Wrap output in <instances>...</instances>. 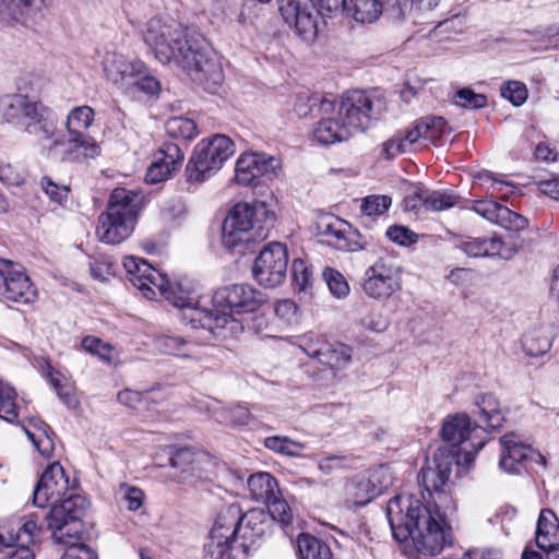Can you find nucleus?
<instances>
[{"label":"nucleus","instance_id":"1","mask_svg":"<svg viewBox=\"0 0 559 559\" xmlns=\"http://www.w3.org/2000/svg\"><path fill=\"white\" fill-rule=\"evenodd\" d=\"M143 39L159 62H175L205 91L214 93L221 86L224 73L218 59L203 38L190 36L180 24L151 20Z\"/></svg>","mask_w":559,"mask_h":559},{"label":"nucleus","instance_id":"2","mask_svg":"<svg viewBox=\"0 0 559 559\" xmlns=\"http://www.w3.org/2000/svg\"><path fill=\"white\" fill-rule=\"evenodd\" d=\"M433 491H400L388 502L386 516L397 542L412 539L424 556L438 555L451 544L450 533L442 526L440 509L431 502Z\"/></svg>","mask_w":559,"mask_h":559},{"label":"nucleus","instance_id":"3","mask_svg":"<svg viewBox=\"0 0 559 559\" xmlns=\"http://www.w3.org/2000/svg\"><path fill=\"white\" fill-rule=\"evenodd\" d=\"M441 437L448 444L432 455V465L423 467L418 477L423 489H441L451 480L452 465L456 475L466 474L477 452L489 441L487 428L467 414L448 416L441 428Z\"/></svg>","mask_w":559,"mask_h":559},{"label":"nucleus","instance_id":"4","mask_svg":"<svg viewBox=\"0 0 559 559\" xmlns=\"http://www.w3.org/2000/svg\"><path fill=\"white\" fill-rule=\"evenodd\" d=\"M228 513L237 520L230 525L216 521L205 545V559H248L249 551L260 547L265 537L267 524L260 519L262 512L251 510L238 516V511L229 509Z\"/></svg>","mask_w":559,"mask_h":559},{"label":"nucleus","instance_id":"5","mask_svg":"<svg viewBox=\"0 0 559 559\" xmlns=\"http://www.w3.org/2000/svg\"><path fill=\"white\" fill-rule=\"evenodd\" d=\"M86 501L80 496L66 500L53 507L49 518V530L56 544L68 548L60 559H98L97 554L81 543L84 533V514Z\"/></svg>","mask_w":559,"mask_h":559},{"label":"nucleus","instance_id":"6","mask_svg":"<svg viewBox=\"0 0 559 559\" xmlns=\"http://www.w3.org/2000/svg\"><path fill=\"white\" fill-rule=\"evenodd\" d=\"M274 213L264 201L238 203L223 223V243L234 249L241 243L267 238L274 227Z\"/></svg>","mask_w":559,"mask_h":559},{"label":"nucleus","instance_id":"7","mask_svg":"<svg viewBox=\"0 0 559 559\" xmlns=\"http://www.w3.org/2000/svg\"><path fill=\"white\" fill-rule=\"evenodd\" d=\"M233 141L224 134H215L209 140H202L193 150L186 167L189 182H202L234 154Z\"/></svg>","mask_w":559,"mask_h":559},{"label":"nucleus","instance_id":"8","mask_svg":"<svg viewBox=\"0 0 559 559\" xmlns=\"http://www.w3.org/2000/svg\"><path fill=\"white\" fill-rule=\"evenodd\" d=\"M94 120V110L88 106L73 108L66 122L68 138L61 159L94 158L100 155L102 147L86 130Z\"/></svg>","mask_w":559,"mask_h":559},{"label":"nucleus","instance_id":"9","mask_svg":"<svg viewBox=\"0 0 559 559\" xmlns=\"http://www.w3.org/2000/svg\"><path fill=\"white\" fill-rule=\"evenodd\" d=\"M138 194L114 189L107 202V243L118 245L130 237L138 217Z\"/></svg>","mask_w":559,"mask_h":559},{"label":"nucleus","instance_id":"10","mask_svg":"<svg viewBox=\"0 0 559 559\" xmlns=\"http://www.w3.org/2000/svg\"><path fill=\"white\" fill-rule=\"evenodd\" d=\"M278 11L288 27L305 41H313L325 25L312 0H278Z\"/></svg>","mask_w":559,"mask_h":559},{"label":"nucleus","instance_id":"11","mask_svg":"<svg viewBox=\"0 0 559 559\" xmlns=\"http://www.w3.org/2000/svg\"><path fill=\"white\" fill-rule=\"evenodd\" d=\"M1 530L0 551L3 548L17 547L2 559H35L29 546L39 538L41 528L33 516L12 519Z\"/></svg>","mask_w":559,"mask_h":559},{"label":"nucleus","instance_id":"12","mask_svg":"<svg viewBox=\"0 0 559 559\" xmlns=\"http://www.w3.org/2000/svg\"><path fill=\"white\" fill-rule=\"evenodd\" d=\"M57 126L56 114L41 102L33 109L24 126V131L38 142L41 154L49 158L57 157L58 147L66 148L64 139L59 134Z\"/></svg>","mask_w":559,"mask_h":559},{"label":"nucleus","instance_id":"13","mask_svg":"<svg viewBox=\"0 0 559 559\" xmlns=\"http://www.w3.org/2000/svg\"><path fill=\"white\" fill-rule=\"evenodd\" d=\"M287 265L286 246L274 241L260 251L254 260L252 274L260 285L273 288L281 285L286 278Z\"/></svg>","mask_w":559,"mask_h":559},{"label":"nucleus","instance_id":"14","mask_svg":"<svg viewBox=\"0 0 559 559\" xmlns=\"http://www.w3.org/2000/svg\"><path fill=\"white\" fill-rule=\"evenodd\" d=\"M212 300L214 307L228 309L235 314L257 312L266 302L265 295L248 284L219 287Z\"/></svg>","mask_w":559,"mask_h":559},{"label":"nucleus","instance_id":"15","mask_svg":"<svg viewBox=\"0 0 559 559\" xmlns=\"http://www.w3.org/2000/svg\"><path fill=\"white\" fill-rule=\"evenodd\" d=\"M318 235L336 250L356 252L368 246V240L345 221L334 216L321 218L317 224Z\"/></svg>","mask_w":559,"mask_h":559},{"label":"nucleus","instance_id":"16","mask_svg":"<svg viewBox=\"0 0 559 559\" xmlns=\"http://www.w3.org/2000/svg\"><path fill=\"white\" fill-rule=\"evenodd\" d=\"M0 295L11 301L28 304L37 297V290L24 267L0 258Z\"/></svg>","mask_w":559,"mask_h":559},{"label":"nucleus","instance_id":"17","mask_svg":"<svg viewBox=\"0 0 559 559\" xmlns=\"http://www.w3.org/2000/svg\"><path fill=\"white\" fill-rule=\"evenodd\" d=\"M300 349L331 369H342L350 360V349L342 343H330L323 336L308 333L299 337Z\"/></svg>","mask_w":559,"mask_h":559},{"label":"nucleus","instance_id":"18","mask_svg":"<svg viewBox=\"0 0 559 559\" xmlns=\"http://www.w3.org/2000/svg\"><path fill=\"white\" fill-rule=\"evenodd\" d=\"M499 441L501 445L499 465L504 472L520 474L528 461L546 466V457L523 442L515 432L506 433Z\"/></svg>","mask_w":559,"mask_h":559},{"label":"nucleus","instance_id":"19","mask_svg":"<svg viewBox=\"0 0 559 559\" xmlns=\"http://www.w3.org/2000/svg\"><path fill=\"white\" fill-rule=\"evenodd\" d=\"M373 106L372 98L366 92L348 91L342 98L337 115L350 132L364 131L372 121Z\"/></svg>","mask_w":559,"mask_h":559},{"label":"nucleus","instance_id":"20","mask_svg":"<svg viewBox=\"0 0 559 559\" xmlns=\"http://www.w3.org/2000/svg\"><path fill=\"white\" fill-rule=\"evenodd\" d=\"M169 465L178 469L180 481L187 480L197 472H205L215 465L214 459L210 453L198 450L192 447H183L168 452Z\"/></svg>","mask_w":559,"mask_h":559},{"label":"nucleus","instance_id":"21","mask_svg":"<svg viewBox=\"0 0 559 559\" xmlns=\"http://www.w3.org/2000/svg\"><path fill=\"white\" fill-rule=\"evenodd\" d=\"M183 158L179 144L165 143L155 154L154 162L146 171L145 181L151 185L165 181L181 167Z\"/></svg>","mask_w":559,"mask_h":559},{"label":"nucleus","instance_id":"22","mask_svg":"<svg viewBox=\"0 0 559 559\" xmlns=\"http://www.w3.org/2000/svg\"><path fill=\"white\" fill-rule=\"evenodd\" d=\"M473 211L507 230L521 231L528 226L526 217L493 200H479L474 202Z\"/></svg>","mask_w":559,"mask_h":559},{"label":"nucleus","instance_id":"23","mask_svg":"<svg viewBox=\"0 0 559 559\" xmlns=\"http://www.w3.org/2000/svg\"><path fill=\"white\" fill-rule=\"evenodd\" d=\"M535 542L545 552L539 554L543 559H559V521L549 509H543L539 513Z\"/></svg>","mask_w":559,"mask_h":559},{"label":"nucleus","instance_id":"24","mask_svg":"<svg viewBox=\"0 0 559 559\" xmlns=\"http://www.w3.org/2000/svg\"><path fill=\"white\" fill-rule=\"evenodd\" d=\"M47 7V0H0V22L27 24Z\"/></svg>","mask_w":559,"mask_h":559},{"label":"nucleus","instance_id":"25","mask_svg":"<svg viewBox=\"0 0 559 559\" xmlns=\"http://www.w3.org/2000/svg\"><path fill=\"white\" fill-rule=\"evenodd\" d=\"M38 103L23 94L2 95L0 97V117L8 123L24 127Z\"/></svg>","mask_w":559,"mask_h":559},{"label":"nucleus","instance_id":"26","mask_svg":"<svg viewBox=\"0 0 559 559\" xmlns=\"http://www.w3.org/2000/svg\"><path fill=\"white\" fill-rule=\"evenodd\" d=\"M144 63L142 61H129L122 55L114 53L110 66H107V81H110L123 92L131 91L134 75L142 74Z\"/></svg>","mask_w":559,"mask_h":559},{"label":"nucleus","instance_id":"27","mask_svg":"<svg viewBox=\"0 0 559 559\" xmlns=\"http://www.w3.org/2000/svg\"><path fill=\"white\" fill-rule=\"evenodd\" d=\"M231 314L217 307L212 310L194 309L190 321L194 326L209 330L214 335L224 336L225 330L233 332L236 328L237 321L231 318Z\"/></svg>","mask_w":559,"mask_h":559},{"label":"nucleus","instance_id":"28","mask_svg":"<svg viewBox=\"0 0 559 559\" xmlns=\"http://www.w3.org/2000/svg\"><path fill=\"white\" fill-rule=\"evenodd\" d=\"M476 409L473 412L475 421L487 428L488 436L490 431L502 427L504 416L500 409L498 399L490 394H480L475 400Z\"/></svg>","mask_w":559,"mask_h":559},{"label":"nucleus","instance_id":"29","mask_svg":"<svg viewBox=\"0 0 559 559\" xmlns=\"http://www.w3.org/2000/svg\"><path fill=\"white\" fill-rule=\"evenodd\" d=\"M123 267L128 274L129 281L136 287L145 298L153 299V290L145 282V278L151 275V278L159 280V271L147 263L145 260L128 257L123 261Z\"/></svg>","mask_w":559,"mask_h":559},{"label":"nucleus","instance_id":"30","mask_svg":"<svg viewBox=\"0 0 559 559\" xmlns=\"http://www.w3.org/2000/svg\"><path fill=\"white\" fill-rule=\"evenodd\" d=\"M447 121L442 117H425L416 122L406 133L408 142L417 143L420 139L436 142L445 133Z\"/></svg>","mask_w":559,"mask_h":559},{"label":"nucleus","instance_id":"31","mask_svg":"<svg viewBox=\"0 0 559 559\" xmlns=\"http://www.w3.org/2000/svg\"><path fill=\"white\" fill-rule=\"evenodd\" d=\"M163 297L176 308L191 309L192 311L197 309L199 299V295L191 284L185 281L170 283L168 288L163 290Z\"/></svg>","mask_w":559,"mask_h":559},{"label":"nucleus","instance_id":"32","mask_svg":"<svg viewBox=\"0 0 559 559\" xmlns=\"http://www.w3.org/2000/svg\"><path fill=\"white\" fill-rule=\"evenodd\" d=\"M340 120L334 117L322 118L313 130L314 139L325 145L347 140L350 131Z\"/></svg>","mask_w":559,"mask_h":559},{"label":"nucleus","instance_id":"33","mask_svg":"<svg viewBox=\"0 0 559 559\" xmlns=\"http://www.w3.org/2000/svg\"><path fill=\"white\" fill-rule=\"evenodd\" d=\"M283 491H253L257 499H261L266 507L270 516L288 525L292 522V509L287 501L282 497Z\"/></svg>","mask_w":559,"mask_h":559},{"label":"nucleus","instance_id":"34","mask_svg":"<svg viewBox=\"0 0 559 559\" xmlns=\"http://www.w3.org/2000/svg\"><path fill=\"white\" fill-rule=\"evenodd\" d=\"M297 546L300 559H333L329 545L310 534H300Z\"/></svg>","mask_w":559,"mask_h":559},{"label":"nucleus","instance_id":"35","mask_svg":"<svg viewBox=\"0 0 559 559\" xmlns=\"http://www.w3.org/2000/svg\"><path fill=\"white\" fill-rule=\"evenodd\" d=\"M401 287L402 284H399V282L389 281L373 274L365 273L362 290L370 298L378 300L388 299L394 293L399 292Z\"/></svg>","mask_w":559,"mask_h":559},{"label":"nucleus","instance_id":"36","mask_svg":"<svg viewBox=\"0 0 559 559\" xmlns=\"http://www.w3.org/2000/svg\"><path fill=\"white\" fill-rule=\"evenodd\" d=\"M259 153H245L237 159L235 180L242 186L257 185L259 181Z\"/></svg>","mask_w":559,"mask_h":559},{"label":"nucleus","instance_id":"37","mask_svg":"<svg viewBox=\"0 0 559 559\" xmlns=\"http://www.w3.org/2000/svg\"><path fill=\"white\" fill-rule=\"evenodd\" d=\"M75 487L76 484L70 487L62 465L59 462H53L44 469L34 489H75Z\"/></svg>","mask_w":559,"mask_h":559},{"label":"nucleus","instance_id":"38","mask_svg":"<svg viewBox=\"0 0 559 559\" xmlns=\"http://www.w3.org/2000/svg\"><path fill=\"white\" fill-rule=\"evenodd\" d=\"M379 0H352L348 12L360 23H372L383 13Z\"/></svg>","mask_w":559,"mask_h":559},{"label":"nucleus","instance_id":"39","mask_svg":"<svg viewBox=\"0 0 559 559\" xmlns=\"http://www.w3.org/2000/svg\"><path fill=\"white\" fill-rule=\"evenodd\" d=\"M168 136L180 141H191L197 135V123L186 117H173L165 124Z\"/></svg>","mask_w":559,"mask_h":559},{"label":"nucleus","instance_id":"40","mask_svg":"<svg viewBox=\"0 0 559 559\" xmlns=\"http://www.w3.org/2000/svg\"><path fill=\"white\" fill-rule=\"evenodd\" d=\"M189 345L190 341L179 335L162 334L154 338L155 348L167 355L188 356Z\"/></svg>","mask_w":559,"mask_h":559},{"label":"nucleus","instance_id":"41","mask_svg":"<svg viewBox=\"0 0 559 559\" xmlns=\"http://www.w3.org/2000/svg\"><path fill=\"white\" fill-rule=\"evenodd\" d=\"M366 274H373L401 284L402 266L393 257H381L366 270Z\"/></svg>","mask_w":559,"mask_h":559},{"label":"nucleus","instance_id":"42","mask_svg":"<svg viewBox=\"0 0 559 559\" xmlns=\"http://www.w3.org/2000/svg\"><path fill=\"white\" fill-rule=\"evenodd\" d=\"M460 198L453 193L426 190L425 211H444L455 206Z\"/></svg>","mask_w":559,"mask_h":559},{"label":"nucleus","instance_id":"43","mask_svg":"<svg viewBox=\"0 0 559 559\" xmlns=\"http://www.w3.org/2000/svg\"><path fill=\"white\" fill-rule=\"evenodd\" d=\"M367 473L368 489H390L395 486L396 479L386 465H379Z\"/></svg>","mask_w":559,"mask_h":559},{"label":"nucleus","instance_id":"44","mask_svg":"<svg viewBox=\"0 0 559 559\" xmlns=\"http://www.w3.org/2000/svg\"><path fill=\"white\" fill-rule=\"evenodd\" d=\"M264 447L288 456H299L304 445L288 437L272 436L264 439Z\"/></svg>","mask_w":559,"mask_h":559},{"label":"nucleus","instance_id":"45","mask_svg":"<svg viewBox=\"0 0 559 559\" xmlns=\"http://www.w3.org/2000/svg\"><path fill=\"white\" fill-rule=\"evenodd\" d=\"M391 204V197L385 194H371L361 200L360 211L366 216H380L390 209Z\"/></svg>","mask_w":559,"mask_h":559},{"label":"nucleus","instance_id":"46","mask_svg":"<svg viewBox=\"0 0 559 559\" xmlns=\"http://www.w3.org/2000/svg\"><path fill=\"white\" fill-rule=\"evenodd\" d=\"M451 99L454 105L466 109H480L487 105V97L484 94L475 93L468 87L456 91Z\"/></svg>","mask_w":559,"mask_h":559},{"label":"nucleus","instance_id":"47","mask_svg":"<svg viewBox=\"0 0 559 559\" xmlns=\"http://www.w3.org/2000/svg\"><path fill=\"white\" fill-rule=\"evenodd\" d=\"M322 275L334 297L344 298L349 294V285L341 272L332 267H326Z\"/></svg>","mask_w":559,"mask_h":559},{"label":"nucleus","instance_id":"48","mask_svg":"<svg viewBox=\"0 0 559 559\" xmlns=\"http://www.w3.org/2000/svg\"><path fill=\"white\" fill-rule=\"evenodd\" d=\"M16 393L8 386H0V418L12 423L17 418Z\"/></svg>","mask_w":559,"mask_h":559},{"label":"nucleus","instance_id":"49","mask_svg":"<svg viewBox=\"0 0 559 559\" xmlns=\"http://www.w3.org/2000/svg\"><path fill=\"white\" fill-rule=\"evenodd\" d=\"M382 12L393 21L403 20L413 8V0H379Z\"/></svg>","mask_w":559,"mask_h":559},{"label":"nucleus","instance_id":"50","mask_svg":"<svg viewBox=\"0 0 559 559\" xmlns=\"http://www.w3.org/2000/svg\"><path fill=\"white\" fill-rule=\"evenodd\" d=\"M292 274L295 286L302 292L311 287L312 271L301 259H295L292 265Z\"/></svg>","mask_w":559,"mask_h":559},{"label":"nucleus","instance_id":"51","mask_svg":"<svg viewBox=\"0 0 559 559\" xmlns=\"http://www.w3.org/2000/svg\"><path fill=\"white\" fill-rule=\"evenodd\" d=\"M501 96L514 106H521L527 98L526 86L519 81H510L501 86Z\"/></svg>","mask_w":559,"mask_h":559},{"label":"nucleus","instance_id":"52","mask_svg":"<svg viewBox=\"0 0 559 559\" xmlns=\"http://www.w3.org/2000/svg\"><path fill=\"white\" fill-rule=\"evenodd\" d=\"M131 84L132 88H138L139 91L145 93L150 96L158 95L162 90L160 82L153 75L146 73L145 69L142 74L134 75Z\"/></svg>","mask_w":559,"mask_h":559},{"label":"nucleus","instance_id":"53","mask_svg":"<svg viewBox=\"0 0 559 559\" xmlns=\"http://www.w3.org/2000/svg\"><path fill=\"white\" fill-rule=\"evenodd\" d=\"M386 237L400 246H409L418 240V236L412 229L402 225H392L385 231Z\"/></svg>","mask_w":559,"mask_h":559},{"label":"nucleus","instance_id":"54","mask_svg":"<svg viewBox=\"0 0 559 559\" xmlns=\"http://www.w3.org/2000/svg\"><path fill=\"white\" fill-rule=\"evenodd\" d=\"M31 427H33L38 436H41L45 440L43 447V455L49 456L55 448L53 437L56 436L51 427L39 418H32L29 420Z\"/></svg>","mask_w":559,"mask_h":559},{"label":"nucleus","instance_id":"55","mask_svg":"<svg viewBox=\"0 0 559 559\" xmlns=\"http://www.w3.org/2000/svg\"><path fill=\"white\" fill-rule=\"evenodd\" d=\"M413 144H415V142H408L406 134L404 136H394L383 143L382 153L388 159H391L411 150Z\"/></svg>","mask_w":559,"mask_h":559},{"label":"nucleus","instance_id":"56","mask_svg":"<svg viewBox=\"0 0 559 559\" xmlns=\"http://www.w3.org/2000/svg\"><path fill=\"white\" fill-rule=\"evenodd\" d=\"M486 257H500L508 260L513 257L515 249L508 247L500 237L493 236L486 238Z\"/></svg>","mask_w":559,"mask_h":559},{"label":"nucleus","instance_id":"57","mask_svg":"<svg viewBox=\"0 0 559 559\" xmlns=\"http://www.w3.org/2000/svg\"><path fill=\"white\" fill-rule=\"evenodd\" d=\"M319 11L321 12V20L323 21L324 16L333 17L338 14L348 12L349 7H347L346 0H318Z\"/></svg>","mask_w":559,"mask_h":559},{"label":"nucleus","instance_id":"58","mask_svg":"<svg viewBox=\"0 0 559 559\" xmlns=\"http://www.w3.org/2000/svg\"><path fill=\"white\" fill-rule=\"evenodd\" d=\"M40 186L50 200L59 204L62 203V200L67 198L69 192V189L66 186L57 185L47 176L41 178Z\"/></svg>","mask_w":559,"mask_h":559},{"label":"nucleus","instance_id":"59","mask_svg":"<svg viewBox=\"0 0 559 559\" xmlns=\"http://www.w3.org/2000/svg\"><path fill=\"white\" fill-rule=\"evenodd\" d=\"M259 173L258 178L267 177L272 179L277 175V170L281 168V162L278 158L274 156H266L264 154H259Z\"/></svg>","mask_w":559,"mask_h":559},{"label":"nucleus","instance_id":"60","mask_svg":"<svg viewBox=\"0 0 559 559\" xmlns=\"http://www.w3.org/2000/svg\"><path fill=\"white\" fill-rule=\"evenodd\" d=\"M247 485L249 489H274L278 488L277 480L266 472H259L252 474L248 480Z\"/></svg>","mask_w":559,"mask_h":559},{"label":"nucleus","instance_id":"61","mask_svg":"<svg viewBox=\"0 0 559 559\" xmlns=\"http://www.w3.org/2000/svg\"><path fill=\"white\" fill-rule=\"evenodd\" d=\"M48 378H49L50 384L53 386L59 399L68 407H74L76 405V400L74 399V395L71 394L69 390H66V388L61 384L60 379L55 376V370L51 366H49V368H48Z\"/></svg>","mask_w":559,"mask_h":559},{"label":"nucleus","instance_id":"62","mask_svg":"<svg viewBox=\"0 0 559 559\" xmlns=\"http://www.w3.org/2000/svg\"><path fill=\"white\" fill-rule=\"evenodd\" d=\"M223 419L230 425H247L251 419V414L248 408L243 406H235L224 411Z\"/></svg>","mask_w":559,"mask_h":559},{"label":"nucleus","instance_id":"63","mask_svg":"<svg viewBox=\"0 0 559 559\" xmlns=\"http://www.w3.org/2000/svg\"><path fill=\"white\" fill-rule=\"evenodd\" d=\"M150 392L141 393L132 390H123L118 393L117 397L121 404L130 408H138L142 403L146 402Z\"/></svg>","mask_w":559,"mask_h":559},{"label":"nucleus","instance_id":"64","mask_svg":"<svg viewBox=\"0 0 559 559\" xmlns=\"http://www.w3.org/2000/svg\"><path fill=\"white\" fill-rule=\"evenodd\" d=\"M460 248L469 257H486V238H468L460 245Z\"/></svg>","mask_w":559,"mask_h":559}]
</instances>
